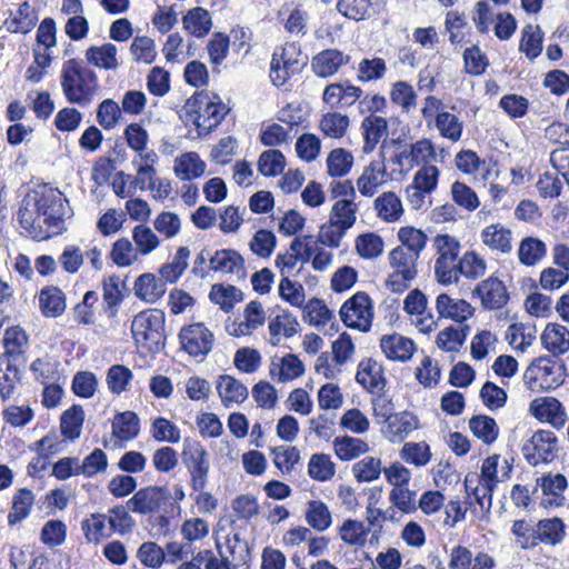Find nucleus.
<instances>
[{"mask_svg": "<svg viewBox=\"0 0 569 569\" xmlns=\"http://www.w3.org/2000/svg\"><path fill=\"white\" fill-rule=\"evenodd\" d=\"M67 199L58 189L41 186L29 191L22 199L18 212L20 226L33 237L47 238L49 232L42 231V224L54 233L62 230L68 214Z\"/></svg>", "mask_w": 569, "mask_h": 569, "instance_id": "1", "label": "nucleus"}, {"mask_svg": "<svg viewBox=\"0 0 569 569\" xmlns=\"http://www.w3.org/2000/svg\"><path fill=\"white\" fill-rule=\"evenodd\" d=\"M60 84L66 100L80 107H88L99 90L97 73L76 58L62 63Z\"/></svg>", "mask_w": 569, "mask_h": 569, "instance_id": "2", "label": "nucleus"}, {"mask_svg": "<svg viewBox=\"0 0 569 569\" xmlns=\"http://www.w3.org/2000/svg\"><path fill=\"white\" fill-rule=\"evenodd\" d=\"M164 312L147 309L134 316L131 333L134 341L150 352H159L164 346Z\"/></svg>", "mask_w": 569, "mask_h": 569, "instance_id": "3", "label": "nucleus"}, {"mask_svg": "<svg viewBox=\"0 0 569 569\" xmlns=\"http://www.w3.org/2000/svg\"><path fill=\"white\" fill-rule=\"evenodd\" d=\"M184 110L189 116H197L196 126L207 131L217 128L229 111L217 94L208 91H198L190 97Z\"/></svg>", "mask_w": 569, "mask_h": 569, "instance_id": "4", "label": "nucleus"}, {"mask_svg": "<svg viewBox=\"0 0 569 569\" xmlns=\"http://www.w3.org/2000/svg\"><path fill=\"white\" fill-rule=\"evenodd\" d=\"M307 63L308 56L302 53L300 44L288 42L272 54L270 79L274 86L281 87L290 77L302 71Z\"/></svg>", "mask_w": 569, "mask_h": 569, "instance_id": "5", "label": "nucleus"}, {"mask_svg": "<svg viewBox=\"0 0 569 569\" xmlns=\"http://www.w3.org/2000/svg\"><path fill=\"white\" fill-rule=\"evenodd\" d=\"M182 463L190 475V487L194 491H202L208 482L210 457L206 448L197 440H183L181 451Z\"/></svg>", "mask_w": 569, "mask_h": 569, "instance_id": "6", "label": "nucleus"}, {"mask_svg": "<svg viewBox=\"0 0 569 569\" xmlns=\"http://www.w3.org/2000/svg\"><path fill=\"white\" fill-rule=\"evenodd\" d=\"M340 317L347 327L368 332L373 318L370 297L363 291L355 293L342 305Z\"/></svg>", "mask_w": 569, "mask_h": 569, "instance_id": "7", "label": "nucleus"}, {"mask_svg": "<svg viewBox=\"0 0 569 569\" xmlns=\"http://www.w3.org/2000/svg\"><path fill=\"white\" fill-rule=\"evenodd\" d=\"M557 437L552 431L538 430L522 446V453L531 466L550 462L557 452Z\"/></svg>", "mask_w": 569, "mask_h": 569, "instance_id": "8", "label": "nucleus"}, {"mask_svg": "<svg viewBox=\"0 0 569 569\" xmlns=\"http://www.w3.org/2000/svg\"><path fill=\"white\" fill-rule=\"evenodd\" d=\"M183 349L193 357L208 355L213 346V335L203 323L183 327L179 333Z\"/></svg>", "mask_w": 569, "mask_h": 569, "instance_id": "9", "label": "nucleus"}, {"mask_svg": "<svg viewBox=\"0 0 569 569\" xmlns=\"http://www.w3.org/2000/svg\"><path fill=\"white\" fill-rule=\"evenodd\" d=\"M169 491L166 487L149 486L138 490L127 502L128 508L140 515L157 512L167 501Z\"/></svg>", "mask_w": 569, "mask_h": 569, "instance_id": "10", "label": "nucleus"}, {"mask_svg": "<svg viewBox=\"0 0 569 569\" xmlns=\"http://www.w3.org/2000/svg\"><path fill=\"white\" fill-rule=\"evenodd\" d=\"M362 89L350 81L333 82L325 88L322 100L332 109L347 108L360 99Z\"/></svg>", "mask_w": 569, "mask_h": 569, "instance_id": "11", "label": "nucleus"}, {"mask_svg": "<svg viewBox=\"0 0 569 569\" xmlns=\"http://www.w3.org/2000/svg\"><path fill=\"white\" fill-rule=\"evenodd\" d=\"M209 269L216 272L236 274L237 279L247 277L243 257L233 249H220L209 258Z\"/></svg>", "mask_w": 569, "mask_h": 569, "instance_id": "12", "label": "nucleus"}, {"mask_svg": "<svg viewBox=\"0 0 569 569\" xmlns=\"http://www.w3.org/2000/svg\"><path fill=\"white\" fill-rule=\"evenodd\" d=\"M530 411L538 420L548 422L557 429L562 428L567 421L565 408L553 397L535 399L530 403Z\"/></svg>", "mask_w": 569, "mask_h": 569, "instance_id": "13", "label": "nucleus"}, {"mask_svg": "<svg viewBox=\"0 0 569 569\" xmlns=\"http://www.w3.org/2000/svg\"><path fill=\"white\" fill-rule=\"evenodd\" d=\"M475 293L480 297L482 307L489 310L500 309L509 300L506 286L501 280L493 277L481 281L476 287Z\"/></svg>", "mask_w": 569, "mask_h": 569, "instance_id": "14", "label": "nucleus"}, {"mask_svg": "<svg viewBox=\"0 0 569 569\" xmlns=\"http://www.w3.org/2000/svg\"><path fill=\"white\" fill-rule=\"evenodd\" d=\"M350 57L338 49H326L317 53L311 60L313 72L321 78H328L349 63Z\"/></svg>", "mask_w": 569, "mask_h": 569, "instance_id": "15", "label": "nucleus"}, {"mask_svg": "<svg viewBox=\"0 0 569 569\" xmlns=\"http://www.w3.org/2000/svg\"><path fill=\"white\" fill-rule=\"evenodd\" d=\"M436 309L439 318L463 322L473 315L472 306L462 299H452L447 293H440L436 299Z\"/></svg>", "mask_w": 569, "mask_h": 569, "instance_id": "16", "label": "nucleus"}, {"mask_svg": "<svg viewBox=\"0 0 569 569\" xmlns=\"http://www.w3.org/2000/svg\"><path fill=\"white\" fill-rule=\"evenodd\" d=\"M563 366L552 357H539L531 362L523 373V381L529 389L535 390L538 379H547L558 372L561 376Z\"/></svg>", "mask_w": 569, "mask_h": 569, "instance_id": "17", "label": "nucleus"}, {"mask_svg": "<svg viewBox=\"0 0 569 569\" xmlns=\"http://www.w3.org/2000/svg\"><path fill=\"white\" fill-rule=\"evenodd\" d=\"M219 557L230 562L234 569L244 566L250 560L249 545L244 539H241L239 533L228 537L224 549L217 542Z\"/></svg>", "mask_w": 569, "mask_h": 569, "instance_id": "18", "label": "nucleus"}, {"mask_svg": "<svg viewBox=\"0 0 569 569\" xmlns=\"http://www.w3.org/2000/svg\"><path fill=\"white\" fill-rule=\"evenodd\" d=\"M38 19L36 9L28 1H23L18 10L4 20L3 26L11 33L26 34L34 28Z\"/></svg>", "mask_w": 569, "mask_h": 569, "instance_id": "19", "label": "nucleus"}, {"mask_svg": "<svg viewBox=\"0 0 569 569\" xmlns=\"http://www.w3.org/2000/svg\"><path fill=\"white\" fill-rule=\"evenodd\" d=\"M380 347L388 359L401 362L409 360L415 351L413 341L398 333L383 336Z\"/></svg>", "mask_w": 569, "mask_h": 569, "instance_id": "20", "label": "nucleus"}, {"mask_svg": "<svg viewBox=\"0 0 569 569\" xmlns=\"http://www.w3.org/2000/svg\"><path fill=\"white\" fill-rule=\"evenodd\" d=\"M102 290L104 311L109 318H113L118 312V307L128 292V288L124 280L113 274L103 280Z\"/></svg>", "mask_w": 569, "mask_h": 569, "instance_id": "21", "label": "nucleus"}, {"mask_svg": "<svg viewBox=\"0 0 569 569\" xmlns=\"http://www.w3.org/2000/svg\"><path fill=\"white\" fill-rule=\"evenodd\" d=\"M387 180V169L383 161H372L367 166L357 180L360 193L365 197H372L378 187Z\"/></svg>", "mask_w": 569, "mask_h": 569, "instance_id": "22", "label": "nucleus"}, {"mask_svg": "<svg viewBox=\"0 0 569 569\" xmlns=\"http://www.w3.org/2000/svg\"><path fill=\"white\" fill-rule=\"evenodd\" d=\"M18 359L0 356V396L2 400L9 399L20 382L22 370L17 365Z\"/></svg>", "mask_w": 569, "mask_h": 569, "instance_id": "23", "label": "nucleus"}, {"mask_svg": "<svg viewBox=\"0 0 569 569\" xmlns=\"http://www.w3.org/2000/svg\"><path fill=\"white\" fill-rule=\"evenodd\" d=\"M417 427L418 419L412 413L403 411L390 418L383 432L390 441L400 442Z\"/></svg>", "mask_w": 569, "mask_h": 569, "instance_id": "24", "label": "nucleus"}, {"mask_svg": "<svg viewBox=\"0 0 569 569\" xmlns=\"http://www.w3.org/2000/svg\"><path fill=\"white\" fill-rule=\"evenodd\" d=\"M543 347L553 356L562 355L569 350V330L558 323H549L541 335Z\"/></svg>", "mask_w": 569, "mask_h": 569, "instance_id": "25", "label": "nucleus"}, {"mask_svg": "<svg viewBox=\"0 0 569 569\" xmlns=\"http://www.w3.org/2000/svg\"><path fill=\"white\" fill-rule=\"evenodd\" d=\"M217 391L224 406L231 402H243L248 398L247 387L229 375L219 376Z\"/></svg>", "mask_w": 569, "mask_h": 569, "instance_id": "26", "label": "nucleus"}, {"mask_svg": "<svg viewBox=\"0 0 569 569\" xmlns=\"http://www.w3.org/2000/svg\"><path fill=\"white\" fill-rule=\"evenodd\" d=\"M419 256L405 250L403 247H396L389 254L390 266L395 272L401 273V278L413 280L417 276V261Z\"/></svg>", "mask_w": 569, "mask_h": 569, "instance_id": "27", "label": "nucleus"}, {"mask_svg": "<svg viewBox=\"0 0 569 569\" xmlns=\"http://www.w3.org/2000/svg\"><path fill=\"white\" fill-rule=\"evenodd\" d=\"M117 47L110 42L102 46H91L86 50V59L88 63L106 69L114 70L118 68Z\"/></svg>", "mask_w": 569, "mask_h": 569, "instance_id": "28", "label": "nucleus"}, {"mask_svg": "<svg viewBox=\"0 0 569 569\" xmlns=\"http://www.w3.org/2000/svg\"><path fill=\"white\" fill-rule=\"evenodd\" d=\"M387 120L382 117L370 114L361 123L363 130L365 144L363 152L370 153L375 150L381 138L387 133Z\"/></svg>", "mask_w": 569, "mask_h": 569, "instance_id": "29", "label": "nucleus"}, {"mask_svg": "<svg viewBox=\"0 0 569 569\" xmlns=\"http://www.w3.org/2000/svg\"><path fill=\"white\" fill-rule=\"evenodd\" d=\"M136 296L147 302H156L166 292V282L152 273H143L134 282Z\"/></svg>", "mask_w": 569, "mask_h": 569, "instance_id": "30", "label": "nucleus"}, {"mask_svg": "<svg viewBox=\"0 0 569 569\" xmlns=\"http://www.w3.org/2000/svg\"><path fill=\"white\" fill-rule=\"evenodd\" d=\"M206 163L197 152H186L174 161V173L181 180H191L204 173Z\"/></svg>", "mask_w": 569, "mask_h": 569, "instance_id": "31", "label": "nucleus"}, {"mask_svg": "<svg viewBox=\"0 0 569 569\" xmlns=\"http://www.w3.org/2000/svg\"><path fill=\"white\" fill-rule=\"evenodd\" d=\"M305 373V366L302 361L292 353L284 356L280 360V365L271 363L270 376L274 378L278 376L279 382H286L301 377Z\"/></svg>", "mask_w": 569, "mask_h": 569, "instance_id": "32", "label": "nucleus"}, {"mask_svg": "<svg viewBox=\"0 0 569 569\" xmlns=\"http://www.w3.org/2000/svg\"><path fill=\"white\" fill-rule=\"evenodd\" d=\"M182 23L183 28L197 38L208 34L212 26L209 12L201 7L189 10L183 17Z\"/></svg>", "mask_w": 569, "mask_h": 569, "instance_id": "33", "label": "nucleus"}, {"mask_svg": "<svg viewBox=\"0 0 569 569\" xmlns=\"http://www.w3.org/2000/svg\"><path fill=\"white\" fill-rule=\"evenodd\" d=\"M39 303L46 317H58L62 315L66 309L64 295L58 287L42 289L39 296Z\"/></svg>", "mask_w": 569, "mask_h": 569, "instance_id": "34", "label": "nucleus"}, {"mask_svg": "<svg viewBox=\"0 0 569 569\" xmlns=\"http://www.w3.org/2000/svg\"><path fill=\"white\" fill-rule=\"evenodd\" d=\"M84 421V411L80 405L67 409L60 418V430L63 437L74 440L80 437Z\"/></svg>", "mask_w": 569, "mask_h": 569, "instance_id": "35", "label": "nucleus"}, {"mask_svg": "<svg viewBox=\"0 0 569 569\" xmlns=\"http://www.w3.org/2000/svg\"><path fill=\"white\" fill-rule=\"evenodd\" d=\"M140 431L139 417L132 411L118 413L112 422V435L120 440H131Z\"/></svg>", "mask_w": 569, "mask_h": 569, "instance_id": "36", "label": "nucleus"}, {"mask_svg": "<svg viewBox=\"0 0 569 569\" xmlns=\"http://www.w3.org/2000/svg\"><path fill=\"white\" fill-rule=\"evenodd\" d=\"M481 239L486 246L503 253L511 251V232L500 224H490L481 232Z\"/></svg>", "mask_w": 569, "mask_h": 569, "instance_id": "37", "label": "nucleus"}, {"mask_svg": "<svg viewBox=\"0 0 569 569\" xmlns=\"http://www.w3.org/2000/svg\"><path fill=\"white\" fill-rule=\"evenodd\" d=\"M34 495L27 488L19 489L12 498V509L8 515V523L14 526L26 519L33 506Z\"/></svg>", "mask_w": 569, "mask_h": 569, "instance_id": "38", "label": "nucleus"}, {"mask_svg": "<svg viewBox=\"0 0 569 569\" xmlns=\"http://www.w3.org/2000/svg\"><path fill=\"white\" fill-rule=\"evenodd\" d=\"M375 208L378 211V217L388 222L397 221L403 210L399 197L391 192H383L375 200Z\"/></svg>", "mask_w": 569, "mask_h": 569, "instance_id": "39", "label": "nucleus"}, {"mask_svg": "<svg viewBox=\"0 0 569 569\" xmlns=\"http://www.w3.org/2000/svg\"><path fill=\"white\" fill-rule=\"evenodd\" d=\"M306 521L315 530H327L332 523L328 506L321 500H310L307 505Z\"/></svg>", "mask_w": 569, "mask_h": 569, "instance_id": "40", "label": "nucleus"}, {"mask_svg": "<svg viewBox=\"0 0 569 569\" xmlns=\"http://www.w3.org/2000/svg\"><path fill=\"white\" fill-rule=\"evenodd\" d=\"M369 531L370 527H366L362 521L347 519L340 526L338 533L345 543L363 547L366 545Z\"/></svg>", "mask_w": 569, "mask_h": 569, "instance_id": "41", "label": "nucleus"}, {"mask_svg": "<svg viewBox=\"0 0 569 569\" xmlns=\"http://www.w3.org/2000/svg\"><path fill=\"white\" fill-rule=\"evenodd\" d=\"M210 300L219 305L220 308L229 312L233 309L234 303L242 301L243 293L234 286L213 284L209 293Z\"/></svg>", "mask_w": 569, "mask_h": 569, "instance_id": "42", "label": "nucleus"}, {"mask_svg": "<svg viewBox=\"0 0 569 569\" xmlns=\"http://www.w3.org/2000/svg\"><path fill=\"white\" fill-rule=\"evenodd\" d=\"M335 452L341 460H352L369 451L366 441L349 436L338 437L333 441Z\"/></svg>", "mask_w": 569, "mask_h": 569, "instance_id": "43", "label": "nucleus"}, {"mask_svg": "<svg viewBox=\"0 0 569 569\" xmlns=\"http://www.w3.org/2000/svg\"><path fill=\"white\" fill-rule=\"evenodd\" d=\"M547 254L545 242L538 238L527 237L522 239L518 249V258L525 266H535Z\"/></svg>", "mask_w": 569, "mask_h": 569, "instance_id": "44", "label": "nucleus"}, {"mask_svg": "<svg viewBox=\"0 0 569 569\" xmlns=\"http://www.w3.org/2000/svg\"><path fill=\"white\" fill-rule=\"evenodd\" d=\"M469 428L473 436L490 445L498 438L499 428L496 420L485 415L473 416L469 420Z\"/></svg>", "mask_w": 569, "mask_h": 569, "instance_id": "45", "label": "nucleus"}, {"mask_svg": "<svg viewBox=\"0 0 569 569\" xmlns=\"http://www.w3.org/2000/svg\"><path fill=\"white\" fill-rule=\"evenodd\" d=\"M337 9L356 21L368 19L376 12L372 0H339Z\"/></svg>", "mask_w": 569, "mask_h": 569, "instance_id": "46", "label": "nucleus"}, {"mask_svg": "<svg viewBox=\"0 0 569 569\" xmlns=\"http://www.w3.org/2000/svg\"><path fill=\"white\" fill-rule=\"evenodd\" d=\"M538 541L555 546L562 541L565 523L560 518L543 519L537 523Z\"/></svg>", "mask_w": 569, "mask_h": 569, "instance_id": "47", "label": "nucleus"}, {"mask_svg": "<svg viewBox=\"0 0 569 569\" xmlns=\"http://www.w3.org/2000/svg\"><path fill=\"white\" fill-rule=\"evenodd\" d=\"M299 326L297 319L289 312L276 316L269 322V331L271 336V343L277 346L279 343V335H283L286 338H290L297 333V327Z\"/></svg>", "mask_w": 569, "mask_h": 569, "instance_id": "48", "label": "nucleus"}, {"mask_svg": "<svg viewBox=\"0 0 569 569\" xmlns=\"http://www.w3.org/2000/svg\"><path fill=\"white\" fill-rule=\"evenodd\" d=\"M3 343L6 350L1 356L18 359L28 343V336L22 328L13 326L6 330Z\"/></svg>", "mask_w": 569, "mask_h": 569, "instance_id": "49", "label": "nucleus"}, {"mask_svg": "<svg viewBox=\"0 0 569 569\" xmlns=\"http://www.w3.org/2000/svg\"><path fill=\"white\" fill-rule=\"evenodd\" d=\"M132 378V371L128 367L112 365L107 371L106 382L110 392L121 395L127 390Z\"/></svg>", "mask_w": 569, "mask_h": 569, "instance_id": "50", "label": "nucleus"}, {"mask_svg": "<svg viewBox=\"0 0 569 569\" xmlns=\"http://www.w3.org/2000/svg\"><path fill=\"white\" fill-rule=\"evenodd\" d=\"M401 158H411V162L420 164L421 162L428 163L437 160V152L431 141L423 139L411 144L410 150L402 151L397 156V162H401Z\"/></svg>", "mask_w": 569, "mask_h": 569, "instance_id": "51", "label": "nucleus"}, {"mask_svg": "<svg viewBox=\"0 0 569 569\" xmlns=\"http://www.w3.org/2000/svg\"><path fill=\"white\" fill-rule=\"evenodd\" d=\"M435 124L443 138L453 142L460 140L463 126L455 114L448 111H441L436 116Z\"/></svg>", "mask_w": 569, "mask_h": 569, "instance_id": "52", "label": "nucleus"}, {"mask_svg": "<svg viewBox=\"0 0 569 569\" xmlns=\"http://www.w3.org/2000/svg\"><path fill=\"white\" fill-rule=\"evenodd\" d=\"M286 166L284 156L281 151L270 149L263 151L258 160V170L266 177H274L280 174Z\"/></svg>", "mask_w": 569, "mask_h": 569, "instance_id": "53", "label": "nucleus"}, {"mask_svg": "<svg viewBox=\"0 0 569 569\" xmlns=\"http://www.w3.org/2000/svg\"><path fill=\"white\" fill-rule=\"evenodd\" d=\"M353 157L342 148L333 149L327 158L328 173L331 177H343L352 167Z\"/></svg>", "mask_w": 569, "mask_h": 569, "instance_id": "54", "label": "nucleus"}, {"mask_svg": "<svg viewBox=\"0 0 569 569\" xmlns=\"http://www.w3.org/2000/svg\"><path fill=\"white\" fill-rule=\"evenodd\" d=\"M400 457L408 463L422 467L431 459L430 447L425 441L406 442L400 451Z\"/></svg>", "mask_w": 569, "mask_h": 569, "instance_id": "55", "label": "nucleus"}, {"mask_svg": "<svg viewBox=\"0 0 569 569\" xmlns=\"http://www.w3.org/2000/svg\"><path fill=\"white\" fill-rule=\"evenodd\" d=\"M358 206L352 199H340L332 206L330 218L343 228L350 229L356 222Z\"/></svg>", "mask_w": 569, "mask_h": 569, "instance_id": "56", "label": "nucleus"}, {"mask_svg": "<svg viewBox=\"0 0 569 569\" xmlns=\"http://www.w3.org/2000/svg\"><path fill=\"white\" fill-rule=\"evenodd\" d=\"M398 239L401 242V247L412 253H417L420 257V252L427 244V234L413 227H402L398 231Z\"/></svg>", "mask_w": 569, "mask_h": 569, "instance_id": "57", "label": "nucleus"}, {"mask_svg": "<svg viewBox=\"0 0 569 569\" xmlns=\"http://www.w3.org/2000/svg\"><path fill=\"white\" fill-rule=\"evenodd\" d=\"M309 476L318 481H327L335 475V463L325 453H315L308 463Z\"/></svg>", "mask_w": 569, "mask_h": 569, "instance_id": "58", "label": "nucleus"}, {"mask_svg": "<svg viewBox=\"0 0 569 569\" xmlns=\"http://www.w3.org/2000/svg\"><path fill=\"white\" fill-rule=\"evenodd\" d=\"M349 127V118L339 112H328L322 116L320 128L330 138H341Z\"/></svg>", "mask_w": 569, "mask_h": 569, "instance_id": "59", "label": "nucleus"}, {"mask_svg": "<svg viewBox=\"0 0 569 569\" xmlns=\"http://www.w3.org/2000/svg\"><path fill=\"white\" fill-rule=\"evenodd\" d=\"M108 467L107 455L99 448H96L90 455H88L82 463L76 468V475H84L86 477H93L99 472L106 471Z\"/></svg>", "mask_w": 569, "mask_h": 569, "instance_id": "60", "label": "nucleus"}, {"mask_svg": "<svg viewBox=\"0 0 569 569\" xmlns=\"http://www.w3.org/2000/svg\"><path fill=\"white\" fill-rule=\"evenodd\" d=\"M106 515L93 513L89 519L82 521V530L89 542H99L101 539L109 537L111 531L106 525Z\"/></svg>", "mask_w": 569, "mask_h": 569, "instance_id": "61", "label": "nucleus"}, {"mask_svg": "<svg viewBox=\"0 0 569 569\" xmlns=\"http://www.w3.org/2000/svg\"><path fill=\"white\" fill-rule=\"evenodd\" d=\"M381 471V460L375 457H365L352 467V472L359 482L373 481L379 478Z\"/></svg>", "mask_w": 569, "mask_h": 569, "instance_id": "62", "label": "nucleus"}, {"mask_svg": "<svg viewBox=\"0 0 569 569\" xmlns=\"http://www.w3.org/2000/svg\"><path fill=\"white\" fill-rule=\"evenodd\" d=\"M451 197L455 203L467 211H475L480 202L477 193L466 183L456 181L451 186Z\"/></svg>", "mask_w": 569, "mask_h": 569, "instance_id": "63", "label": "nucleus"}, {"mask_svg": "<svg viewBox=\"0 0 569 569\" xmlns=\"http://www.w3.org/2000/svg\"><path fill=\"white\" fill-rule=\"evenodd\" d=\"M520 50L530 59H533L541 53L542 36L538 26L533 28L528 24L523 28Z\"/></svg>", "mask_w": 569, "mask_h": 569, "instance_id": "64", "label": "nucleus"}]
</instances>
